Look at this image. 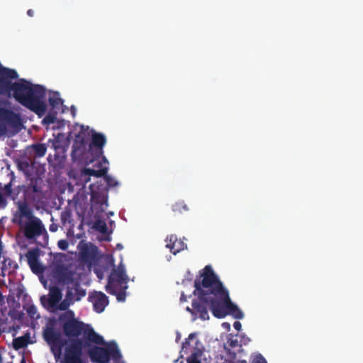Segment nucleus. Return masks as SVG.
Segmentation results:
<instances>
[{"label": "nucleus", "instance_id": "nucleus-28", "mask_svg": "<svg viewBox=\"0 0 363 363\" xmlns=\"http://www.w3.org/2000/svg\"><path fill=\"white\" fill-rule=\"evenodd\" d=\"M172 211L174 212L182 213L183 211H187L189 210L187 206L184 203V201H179L175 203L172 206Z\"/></svg>", "mask_w": 363, "mask_h": 363}, {"label": "nucleus", "instance_id": "nucleus-54", "mask_svg": "<svg viewBox=\"0 0 363 363\" xmlns=\"http://www.w3.org/2000/svg\"><path fill=\"white\" fill-rule=\"evenodd\" d=\"M118 248H122L121 245V244H118Z\"/></svg>", "mask_w": 363, "mask_h": 363}, {"label": "nucleus", "instance_id": "nucleus-7", "mask_svg": "<svg viewBox=\"0 0 363 363\" xmlns=\"http://www.w3.org/2000/svg\"><path fill=\"white\" fill-rule=\"evenodd\" d=\"M50 273L59 283L67 286H69L75 279V273L69 270L62 262L57 260L50 266Z\"/></svg>", "mask_w": 363, "mask_h": 363}, {"label": "nucleus", "instance_id": "nucleus-10", "mask_svg": "<svg viewBox=\"0 0 363 363\" xmlns=\"http://www.w3.org/2000/svg\"><path fill=\"white\" fill-rule=\"evenodd\" d=\"M0 122L4 125L19 128L22 125L19 114L6 108H0Z\"/></svg>", "mask_w": 363, "mask_h": 363}, {"label": "nucleus", "instance_id": "nucleus-41", "mask_svg": "<svg viewBox=\"0 0 363 363\" xmlns=\"http://www.w3.org/2000/svg\"><path fill=\"white\" fill-rule=\"evenodd\" d=\"M233 327L236 330L240 331L242 328V324L239 321H235L233 323Z\"/></svg>", "mask_w": 363, "mask_h": 363}, {"label": "nucleus", "instance_id": "nucleus-16", "mask_svg": "<svg viewBox=\"0 0 363 363\" xmlns=\"http://www.w3.org/2000/svg\"><path fill=\"white\" fill-rule=\"evenodd\" d=\"M128 285H121L119 286H106V291L111 295L116 296L119 302H124L126 298V290Z\"/></svg>", "mask_w": 363, "mask_h": 363}, {"label": "nucleus", "instance_id": "nucleus-35", "mask_svg": "<svg viewBox=\"0 0 363 363\" xmlns=\"http://www.w3.org/2000/svg\"><path fill=\"white\" fill-rule=\"evenodd\" d=\"M56 117L52 114H48L43 120V122L46 124H52L55 122Z\"/></svg>", "mask_w": 363, "mask_h": 363}, {"label": "nucleus", "instance_id": "nucleus-36", "mask_svg": "<svg viewBox=\"0 0 363 363\" xmlns=\"http://www.w3.org/2000/svg\"><path fill=\"white\" fill-rule=\"evenodd\" d=\"M252 363H267V362L262 354H257L252 357Z\"/></svg>", "mask_w": 363, "mask_h": 363}, {"label": "nucleus", "instance_id": "nucleus-13", "mask_svg": "<svg viewBox=\"0 0 363 363\" xmlns=\"http://www.w3.org/2000/svg\"><path fill=\"white\" fill-rule=\"evenodd\" d=\"M45 340L52 346L61 347L63 345L61 335L52 328H48L43 333Z\"/></svg>", "mask_w": 363, "mask_h": 363}, {"label": "nucleus", "instance_id": "nucleus-14", "mask_svg": "<svg viewBox=\"0 0 363 363\" xmlns=\"http://www.w3.org/2000/svg\"><path fill=\"white\" fill-rule=\"evenodd\" d=\"M61 299L62 293L57 287H54L50 289L48 298L45 296H43L40 298V301L43 305L45 304V301H47L49 306L51 308L56 307Z\"/></svg>", "mask_w": 363, "mask_h": 363}, {"label": "nucleus", "instance_id": "nucleus-37", "mask_svg": "<svg viewBox=\"0 0 363 363\" xmlns=\"http://www.w3.org/2000/svg\"><path fill=\"white\" fill-rule=\"evenodd\" d=\"M26 312L30 318H35L37 314V308L34 305H31L27 308Z\"/></svg>", "mask_w": 363, "mask_h": 363}, {"label": "nucleus", "instance_id": "nucleus-53", "mask_svg": "<svg viewBox=\"0 0 363 363\" xmlns=\"http://www.w3.org/2000/svg\"><path fill=\"white\" fill-rule=\"evenodd\" d=\"M103 160H104V161L105 162H108V161H107V160L106 159V157H104V158H103Z\"/></svg>", "mask_w": 363, "mask_h": 363}, {"label": "nucleus", "instance_id": "nucleus-26", "mask_svg": "<svg viewBox=\"0 0 363 363\" xmlns=\"http://www.w3.org/2000/svg\"><path fill=\"white\" fill-rule=\"evenodd\" d=\"M94 228L103 234L108 231L106 223L102 220H97L94 224Z\"/></svg>", "mask_w": 363, "mask_h": 363}, {"label": "nucleus", "instance_id": "nucleus-23", "mask_svg": "<svg viewBox=\"0 0 363 363\" xmlns=\"http://www.w3.org/2000/svg\"><path fill=\"white\" fill-rule=\"evenodd\" d=\"M50 143H52V147L55 150L54 160L57 161L62 157L60 154H64L65 149L61 142L58 138H54L53 140H49Z\"/></svg>", "mask_w": 363, "mask_h": 363}, {"label": "nucleus", "instance_id": "nucleus-18", "mask_svg": "<svg viewBox=\"0 0 363 363\" xmlns=\"http://www.w3.org/2000/svg\"><path fill=\"white\" fill-rule=\"evenodd\" d=\"M47 150V147L44 143H35L30 146L28 148L29 154L34 159L43 157Z\"/></svg>", "mask_w": 363, "mask_h": 363}, {"label": "nucleus", "instance_id": "nucleus-27", "mask_svg": "<svg viewBox=\"0 0 363 363\" xmlns=\"http://www.w3.org/2000/svg\"><path fill=\"white\" fill-rule=\"evenodd\" d=\"M28 259V264L30 263H35L37 260H38L39 252L38 250L34 249L29 250L26 255Z\"/></svg>", "mask_w": 363, "mask_h": 363}, {"label": "nucleus", "instance_id": "nucleus-34", "mask_svg": "<svg viewBox=\"0 0 363 363\" xmlns=\"http://www.w3.org/2000/svg\"><path fill=\"white\" fill-rule=\"evenodd\" d=\"M8 206V200L6 196L0 191V210L5 209Z\"/></svg>", "mask_w": 363, "mask_h": 363}, {"label": "nucleus", "instance_id": "nucleus-21", "mask_svg": "<svg viewBox=\"0 0 363 363\" xmlns=\"http://www.w3.org/2000/svg\"><path fill=\"white\" fill-rule=\"evenodd\" d=\"M30 334L28 333H26L24 335L16 337L13 340V347L15 350H18L20 349L24 348L27 347L29 344L30 341Z\"/></svg>", "mask_w": 363, "mask_h": 363}, {"label": "nucleus", "instance_id": "nucleus-55", "mask_svg": "<svg viewBox=\"0 0 363 363\" xmlns=\"http://www.w3.org/2000/svg\"><path fill=\"white\" fill-rule=\"evenodd\" d=\"M113 363H119L118 361H114Z\"/></svg>", "mask_w": 363, "mask_h": 363}, {"label": "nucleus", "instance_id": "nucleus-5", "mask_svg": "<svg viewBox=\"0 0 363 363\" xmlns=\"http://www.w3.org/2000/svg\"><path fill=\"white\" fill-rule=\"evenodd\" d=\"M218 286V301L216 307L213 310V315L218 318H223L227 315H230L235 319H242L244 313L237 305L232 302L228 291L224 287L220 281Z\"/></svg>", "mask_w": 363, "mask_h": 363}, {"label": "nucleus", "instance_id": "nucleus-4", "mask_svg": "<svg viewBox=\"0 0 363 363\" xmlns=\"http://www.w3.org/2000/svg\"><path fill=\"white\" fill-rule=\"evenodd\" d=\"M13 222L22 229L24 236L29 240L36 238L46 232L41 220L34 216L33 210L26 202H18Z\"/></svg>", "mask_w": 363, "mask_h": 363}, {"label": "nucleus", "instance_id": "nucleus-50", "mask_svg": "<svg viewBox=\"0 0 363 363\" xmlns=\"http://www.w3.org/2000/svg\"><path fill=\"white\" fill-rule=\"evenodd\" d=\"M239 363H248V362L246 360L243 359V360L239 361Z\"/></svg>", "mask_w": 363, "mask_h": 363}, {"label": "nucleus", "instance_id": "nucleus-25", "mask_svg": "<svg viewBox=\"0 0 363 363\" xmlns=\"http://www.w3.org/2000/svg\"><path fill=\"white\" fill-rule=\"evenodd\" d=\"M48 101L50 106L54 110H55L56 112L61 108L63 104V101L61 98H60L59 94L57 92H53L50 96Z\"/></svg>", "mask_w": 363, "mask_h": 363}, {"label": "nucleus", "instance_id": "nucleus-44", "mask_svg": "<svg viewBox=\"0 0 363 363\" xmlns=\"http://www.w3.org/2000/svg\"><path fill=\"white\" fill-rule=\"evenodd\" d=\"M82 257H83L84 258L87 257H88V255H89V252H88V251H87V249L84 248V249L82 250Z\"/></svg>", "mask_w": 363, "mask_h": 363}, {"label": "nucleus", "instance_id": "nucleus-29", "mask_svg": "<svg viewBox=\"0 0 363 363\" xmlns=\"http://www.w3.org/2000/svg\"><path fill=\"white\" fill-rule=\"evenodd\" d=\"M201 356V351L197 350L193 352L189 357L186 359L187 363H201L199 358Z\"/></svg>", "mask_w": 363, "mask_h": 363}, {"label": "nucleus", "instance_id": "nucleus-30", "mask_svg": "<svg viewBox=\"0 0 363 363\" xmlns=\"http://www.w3.org/2000/svg\"><path fill=\"white\" fill-rule=\"evenodd\" d=\"M33 273L39 274L42 273L44 270L43 267L39 262V260H37L35 263H30L28 264Z\"/></svg>", "mask_w": 363, "mask_h": 363}, {"label": "nucleus", "instance_id": "nucleus-8", "mask_svg": "<svg viewBox=\"0 0 363 363\" xmlns=\"http://www.w3.org/2000/svg\"><path fill=\"white\" fill-rule=\"evenodd\" d=\"M81 340H77L65 348L62 363H83L82 359L83 345Z\"/></svg>", "mask_w": 363, "mask_h": 363}, {"label": "nucleus", "instance_id": "nucleus-39", "mask_svg": "<svg viewBox=\"0 0 363 363\" xmlns=\"http://www.w3.org/2000/svg\"><path fill=\"white\" fill-rule=\"evenodd\" d=\"M7 262H8V265L9 266L10 268L12 267V264H13V269L17 268V264L13 263V262L11 260H10V259H8V260L5 259L4 263H3L2 271H4L7 267V264H6Z\"/></svg>", "mask_w": 363, "mask_h": 363}, {"label": "nucleus", "instance_id": "nucleus-43", "mask_svg": "<svg viewBox=\"0 0 363 363\" xmlns=\"http://www.w3.org/2000/svg\"><path fill=\"white\" fill-rule=\"evenodd\" d=\"M49 229L51 232H56L58 229V226L56 224H51L49 227Z\"/></svg>", "mask_w": 363, "mask_h": 363}, {"label": "nucleus", "instance_id": "nucleus-15", "mask_svg": "<svg viewBox=\"0 0 363 363\" xmlns=\"http://www.w3.org/2000/svg\"><path fill=\"white\" fill-rule=\"evenodd\" d=\"M106 143V138L104 135L100 133L94 132L92 133L91 141L89 148L96 147L99 152V156L103 153V147Z\"/></svg>", "mask_w": 363, "mask_h": 363}, {"label": "nucleus", "instance_id": "nucleus-6", "mask_svg": "<svg viewBox=\"0 0 363 363\" xmlns=\"http://www.w3.org/2000/svg\"><path fill=\"white\" fill-rule=\"evenodd\" d=\"M102 345H105V347L99 346L88 347L89 348L88 354L91 362L108 363L111 358L114 361H119L121 359V354L115 341H111L108 343L105 342Z\"/></svg>", "mask_w": 363, "mask_h": 363}, {"label": "nucleus", "instance_id": "nucleus-1", "mask_svg": "<svg viewBox=\"0 0 363 363\" xmlns=\"http://www.w3.org/2000/svg\"><path fill=\"white\" fill-rule=\"evenodd\" d=\"M18 74L15 69L0 66V96H11L22 106L35 113L39 117L43 116L47 109L43 99L45 96V89L39 84H33L30 82L21 79H16Z\"/></svg>", "mask_w": 363, "mask_h": 363}, {"label": "nucleus", "instance_id": "nucleus-11", "mask_svg": "<svg viewBox=\"0 0 363 363\" xmlns=\"http://www.w3.org/2000/svg\"><path fill=\"white\" fill-rule=\"evenodd\" d=\"M165 242L166 247L169 249L174 255H177L186 248V245L182 240H178L177 235L173 234L168 235Z\"/></svg>", "mask_w": 363, "mask_h": 363}, {"label": "nucleus", "instance_id": "nucleus-52", "mask_svg": "<svg viewBox=\"0 0 363 363\" xmlns=\"http://www.w3.org/2000/svg\"><path fill=\"white\" fill-rule=\"evenodd\" d=\"M21 363H26V361H25V359H24V358H23V359H22V360H21Z\"/></svg>", "mask_w": 363, "mask_h": 363}, {"label": "nucleus", "instance_id": "nucleus-2", "mask_svg": "<svg viewBox=\"0 0 363 363\" xmlns=\"http://www.w3.org/2000/svg\"><path fill=\"white\" fill-rule=\"evenodd\" d=\"M203 271L201 277L194 281V294L197 295V298L193 299L191 303L192 321L197 318L208 320V307L213 314V310L218 304L220 279L210 265L206 266Z\"/></svg>", "mask_w": 363, "mask_h": 363}, {"label": "nucleus", "instance_id": "nucleus-51", "mask_svg": "<svg viewBox=\"0 0 363 363\" xmlns=\"http://www.w3.org/2000/svg\"><path fill=\"white\" fill-rule=\"evenodd\" d=\"M225 325H228V327H230V324L228 323H223V325L225 326Z\"/></svg>", "mask_w": 363, "mask_h": 363}, {"label": "nucleus", "instance_id": "nucleus-40", "mask_svg": "<svg viewBox=\"0 0 363 363\" xmlns=\"http://www.w3.org/2000/svg\"><path fill=\"white\" fill-rule=\"evenodd\" d=\"M57 245H58L59 248L62 250H65L68 247V243L65 240H59L58 243H57Z\"/></svg>", "mask_w": 363, "mask_h": 363}, {"label": "nucleus", "instance_id": "nucleus-3", "mask_svg": "<svg viewBox=\"0 0 363 363\" xmlns=\"http://www.w3.org/2000/svg\"><path fill=\"white\" fill-rule=\"evenodd\" d=\"M62 328L65 335L67 337H78L82 334V338H76L71 341L72 345L75 341L82 342L83 349L90 347L91 343L103 345L105 343L104 337L96 333L93 328L74 318V313L68 310L60 316Z\"/></svg>", "mask_w": 363, "mask_h": 363}, {"label": "nucleus", "instance_id": "nucleus-22", "mask_svg": "<svg viewBox=\"0 0 363 363\" xmlns=\"http://www.w3.org/2000/svg\"><path fill=\"white\" fill-rule=\"evenodd\" d=\"M87 133L89 135V127L84 128V125L82 126L81 131L76 135V138L74 140V143L73 145L74 148L80 147L81 146H84L86 143L85 135Z\"/></svg>", "mask_w": 363, "mask_h": 363}, {"label": "nucleus", "instance_id": "nucleus-24", "mask_svg": "<svg viewBox=\"0 0 363 363\" xmlns=\"http://www.w3.org/2000/svg\"><path fill=\"white\" fill-rule=\"evenodd\" d=\"M74 302L72 289H67L65 298L59 304L58 308L61 311H66Z\"/></svg>", "mask_w": 363, "mask_h": 363}, {"label": "nucleus", "instance_id": "nucleus-42", "mask_svg": "<svg viewBox=\"0 0 363 363\" xmlns=\"http://www.w3.org/2000/svg\"><path fill=\"white\" fill-rule=\"evenodd\" d=\"M229 346L231 347H235L238 345V340H231L229 342Z\"/></svg>", "mask_w": 363, "mask_h": 363}, {"label": "nucleus", "instance_id": "nucleus-49", "mask_svg": "<svg viewBox=\"0 0 363 363\" xmlns=\"http://www.w3.org/2000/svg\"><path fill=\"white\" fill-rule=\"evenodd\" d=\"M48 160L49 161V162H51L52 160V155H49L48 157Z\"/></svg>", "mask_w": 363, "mask_h": 363}, {"label": "nucleus", "instance_id": "nucleus-19", "mask_svg": "<svg viewBox=\"0 0 363 363\" xmlns=\"http://www.w3.org/2000/svg\"><path fill=\"white\" fill-rule=\"evenodd\" d=\"M35 162L30 158L23 159L18 162V167L27 176L32 174V171L35 168Z\"/></svg>", "mask_w": 363, "mask_h": 363}, {"label": "nucleus", "instance_id": "nucleus-38", "mask_svg": "<svg viewBox=\"0 0 363 363\" xmlns=\"http://www.w3.org/2000/svg\"><path fill=\"white\" fill-rule=\"evenodd\" d=\"M196 334L193 333L189 334L188 338L182 343V350H185L189 346V340H193L196 337Z\"/></svg>", "mask_w": 363, "mask_h": 363}, {"label": "nucleus", "instance_id": "nucleus-33", "mask_svg": "<svg viewBox=\"0 0 363 363\" xmlns=\"http://www.w3.org/2000/svg\"><path fill=\"white\" fill-rule=\"evenodd\" d=\"M4 193L3 194L6 196V197L11 196L13 189H12V183L11 182H9L4 186Z\"/></svg>", "mask_w": 363, "mask_h": 363}, {"label": "nucleus", "instance_id": "nucleus-12", "mask_svg": "<svg viewBox=\"0 0 363 363\" xmlns=\"http://www.w3.org/2000/svg\"><path fill=\"white\" fill-rule=\"evenodd\" d=\"M89 299L93 302L94 310L96 313H102L108 304V297L103 292H96L94 296H90Z\"/></svg>", "mask_w": 363, "mask_h": 363}, {"label": "nucleus", "instance_id": "nucleus-17", "mask_svg": "<svg viewBox=\"0 0 363 363\" xmlns=\"http://www.w3.org/2000/svg\"><path fill=\"white\" fill-rule=\"evenodd\" d=\"M72 289L73 300L74 302L80 301L86 296V291L81 287L80 282L78 279H74L73 282L70 283V284L67 286V289Z\"/></svg>", "mask_w": 363, "mask_h": 363}, {"label": "nucleus", "instance_id": "nucleus-20", "mask_svg": "<svg viewBox=\"0 0 363 363\" xmlns=\"http://www.w3.org/2000/svg\"><path fill=\"white\" fill-rule=\"evenodd\" d=\"M98 167H101L102 166V162H99L98 164ZM108 172V167H102L97 170L91 169V168H84L83 170V174L85 176H94L96 177H105L106 174Z\"/></svg>", "mask_w": 363, "mask_h": 363}, {"label": "nucleus", "instance_id": "nucleus-46", "mask_svg": "<svg viewBox=\"0 0 363 363\" xmlns=\"http://www.w3.org/2000/svg\"><path fill=\"white\" fill-rule=\"evenodd\" d=\"M27 14H28V16H29L30 17H33V15H34V11H33V9H28V10L27 11Z\"/></svg>", "mask_w": 363, "mask_h": 363}, {"label": "nucleus", "instance_id": "nucleus-48", "mask_svg": "<svg viewBox=\"0 0 363 363\" xmlns=\"http://www.w3.org/2000/svg\"><path fill=\"white\" fill-rule=\"evenodd\" d=\"M186 311L189 312L191 313V316L193 317L192 307L190 308V307L187 306L186 308Z\"/></svg>", "mask_w": 363, "mask_h": 363}, {"label": "nucleus", "instance_id": "nucleus-47", "mask_svg": "<svg viewBox=\"0 0 363 363\" xmlns=\"http://www.w3.org/2000/svg\"><path fill=\"white\" fill-rule=\"evenodd\" d=\"M30 189V187H28V190ZM30 189H32L33 192H37L38 189L36 185H33L30 186Z\"/></svg>", "mask_w": 363, "mask_h": 363}, {"label": "nucleus", "instance_id": "nucleus-9", "mask_svg": "<svg viewBox=\"0 0 363 363\" xmlns=\"http://www.w3.org/2000/svg\"><path fill=\"white\" fill-rule=\"evenodd\" d=\"M128 281V277L125 273V266L121 263L117 268H113L111 271L106 286L127 285Z\"/></svg>", "mask_w": 363, "mask_h": 363}, {"label": "nucleus", "instance_id": "nucleus-32", "mask_svg": "<svg viewBox=\"0 0 363 363\" xmlns=\"http://www.w3.org/2000/svg\"><path fill=\"white\" fill-rule=\"evenodd\" d=\"M104 179L106 182V184L109 187H114L118 185V182L115 180L113 177H111L110 175H108L107 173L106 174L104 177Z\"/></svg>", "mask_w": 363, "mask_h": 363}, {"label": "nucleus", "instance_id": "nucleus-31", "mask_svg": "<svg viewBox=\"0 0 363 363\" xmlns=\"http://www.w3.org/2000/svg\"><path fill=\"white\" fill-rule=\"evenodd\" d=\"M71 213L69 211H64L61 213V221L63 225H65L67 223L71 222Z\"/></svg>", "mask_w": 363, "mask_h": 363}, {"label": "nucleus", "instance_id": "nucleus-45", "mask_svg": "<svg viewBox=\"0 0 363 363\" xmlns=\"http://www.w3.org/2000/svg\"><path fill=\"white\" fill-rule=\"evenodd\" d=\"M180 301L181 302L186 301V296H185L184 292L182 293V295L180 297Z\"/></svg>", "mask_w": 363, "mask_h": 363}]
</instances>
